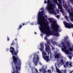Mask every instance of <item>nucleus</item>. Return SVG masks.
Instances as JSON below:
<instances>
[{
  "mask_svg": "<svg viewBox=\"0 0 73 73\" xmlns=\"http://www.w3.org/2000/svg\"><path fill=\"white\" fill-rule=\"evenodd\" d=\"M15 45L16 46V50L15 49V48L12 47V45H10V49L11 50H9V52L11 53L13 55L12 58L14 64H17V63H20L21 62V60L19 58V56H17V54L19 52V47L18 46V43L17 42Z\"/></svg>",
  "mask_w": 73,
  "mask_h": 73,
  "instance_id": "f257e3e1",
  "label": "nucleus"
},
{
  "mask_svg": "<svg viewBox=\"0 0 73 73\" xmlns=\"http://www.w3.org/2000/svg\"><path fill=\"white\" fill-rule=\"evenodd\" d=\"M43 11L44 12V10L41 11V12L39 10L38 13V24L40 26V29L41 32H42V33H44L45 32V30L44 29V26L43 24L45 22V17L42 15V14L44 15Z\"/></svg>",
  "mask_w": 73,
  "mask_h": 73,
  "instance_id": "f03ea898",
  "label": "nucleus"
},
{
  "mask_svg": "<svg viewBox=\"0 0 73 73\" xmlns=\"http://www.w3.org/2000/svg\"><path fill=\"white\" fill-rule=\"evenodd\" d=\"M40 48H39V49L40 50V51H41V52H42V56L43 58H44V60H46V62H49V61L50 59L49 58V56H47V54L44 51V43H41L40 44Z\"/></svg>",
  "mask_w": 73,
  "mask_h": 73,
  "instance_id": "7ed1b4c3",
  "label": "nucleus"
},
{
  "mask_svg": "<svg viewBox=\"0 0 73 73\" xmlns=\"http://www.w3.org/2000/svg\"><path fill=\"white\" fill-rule=\"evenodd\" d=\"M63 6L65 8V10H66L70 13L69 15L70 16H73V9H72V11L71 10L68 5L66 4H64L63 3Z\"/></svg>",
  "mask_w": 73,
  "mask_h": 73,
  "instance_id": "20e7f679",
  "label": "nucleus"
},
{
  "mask_svg": "<svg viewBox=\"0 0 73 73\" xmlns=\"http://www.w3.org/2000/svg\"><path fill=\"white\" fill-rule=\"evenodd\" d=\"M21 62L14 64L17 70H15V72L14 71L12 73H20L19 71H20L21 68L19 67V65H21Z\"/></svg>",
  "mask_w": 73,
  "mask_h": 73,
  "instance_id": "39448f33",
  "label": "nucleus"
},
{
  "mask_svg": "<svg viewBox=\"0 0 73 73\" xmlns=\"http://www.w3.org/2000/svg\"><path fill=\"white\" fill-rule=\"evenodd\" d=\"M33 61L35 65H37V62L39 60V57L38 55L36 54H34V56L33 58Z\"/></svg>",
  "mask_w": 73,
  "mask_h": 73,
  "instance_id": "423d86ee",
  "label": "nucleus"
},
{
  "mask_svg": "<svg viewBox=\"0 0 73 73\" xmlns=\"http://www.w3.org/2000/svg\"><path fill=\"white\" fill-rule=\"evenodd\" d=\"M55 26H54V25H52L51 29L52 30H53L54 32L57 33L59 31L58 28H60V26L58 25L57 23H55Z\"/></svg>",
  "mask_w": 73,
  "mask_h": 73,
  "instance_id": "0eeeda50",
  "label": "nucleus"
},
{
  "mask_svg": "<svg viewBox=\"0 0 73 73\" xmlns=\"http://www.w3.org/2000/svg\"><path fill=\"white\" fill-rule=\"evenodd\" d=\"M62 47H63V48H62V51L65 52L67 54H68V55L69 56V54H70V52L68 50H66L67 46H65V44L64 43V42H62Z\"/></svg>",
  "mask_w": 73,
  "mask_h": 73,
  "instance_id": "6e6552de",
  "label": "nucleus"
},
{
  "mask_svg": "<svg viewBox=\"0 0 73 73\" xmlns=\"http://www.w3.org/2000/svg\"><path fill=\"white\" fill-rule=\"evenodd\" d=\"M63 23L64 24L65 27L67 28H69V29H71L72 27H73V24L72 23H66L65 22H63Z\"/></svg>",
  "mask_w": 73,
  "mask_h": 73,
  "instance_id": "1a4fd4ad",
  "label": "nucleus"
},
{
  "mask_svg": "<svg viewBox=\"0 0 73 73\" xmlns=\"http://www.w3.org/2000/svg\"><path fill=\"white\" fill-rule=\"evenodd\" d=\"M48 1V5L47 6V9L48 11H52L54 10V7H51L50 9V3H49V1H50V0H47Z\"/></svg>",
  "mask_w": 73,
  "mask_h": 73,
  "instance_id": "9d476101",
  "label": "nucleus"
},
{
  "mask_svg": "<svg viewBox=\"0 0 73 73\" xmlns=\"http://www.w3.org/2000/svg\"><path fill=\"white\" fill-rule=\"evenodd\" d=\"M62 4L61 2L60 3H58L57 4V5L58 7V8L60 9V12H62V13L63 15H64V10H63V8L62 7V5H61Z\"/></svg>",
  "mask_w": 73,
  "mask_h": 73,
  "instance_id": "9b49d317",
  "label": "nucleus"
},
{
  "mask_svg": "<svg viewBox=\"0 0 73 73\" xmlns=\"http://www.w3.org/2000/svg\"><path fill=\"white\" fill-rule=\"evenodd\" d=\"M45 46H46V48H45V50L46 52H48V54H49V53H50V48L49 46V44H44Z\"/></svg>",
  "mask_w": 73,
  "mask_h": 73,
  "instance_id": "f8f14e48",
  "label": "nucleus"
},
{
  "mask_svg": "<svg viewBox=\"0 0 73 73\" xmlns=\"http://www.w3.org/2000/svg\"><path fill=\"white\" fill-rule=\"evenodd\" d=\"M48 20L50 23H52L53 24L52 25H55L56 24V23H57V22L56 21H54L53 19V18H49L48 19Z\"/></svg>",
  "mask_w": 73,
  "mask_h": 73,
  "instance_id": "ddd939ff",
  "label": "nucleus"
},
{
  "mask_svg": "<svg viewBox=\"0 0 73 73\" xmlns=\"http://www.w3.org/2000/svg\"><path fill=\"white\" fill-rule=\"evenodd\" d=\"M61 56V55L60 54H57L55 55L54 58H57V62H58V59L60 58V57Z\"/></svg>",
  "mask_w": 73,
  "mask_h": 73,
  "instance_id": "4468645a",
  "label": "nucleus"
},
{
  "mask_svg": "<svg viewBox=\"0 0 73 73\" xmlns=\"http://www.w3.org/2000/svg\"><path fill=\"white\" fill-rule=\"evenodd\" d=\"M55 66L56 68V72H57V73H64L63 72H62V71H61L59 69H58V68H57V67L56 66V64H55Z\"/></svg>",
  "mask_w": 73,
  "mask_h": 73,
  "instance_id": "2eb2a0df",
  "label": "nucleus"
},
{
  "mask_svg": "<svg viewBox=\"0 0 73 73\" xmlns=\"http://www.w3.org/2000/svg\"><path fill=\"white\" fill-rule=\"evenodd\" d=\"M65 64L66 65V66L67 67H68L69 66V65H70V67H71V66H72V63H71V62H67Z\"/></svg>",
  "mask_w": 73,
  "mask_h": 73,
  "instance_id": "dca6fc26",
  "label": "nucleus"
},
{
  "mask_svg": "<svg viewBox=\"0 0 73 73\" xmlns=\"http://www.w3.org/2000/svg\"><path fill=\"white\" fill-rule=\"evenodd\" d=\"M52 33H53V35H54L55 36H60L59 35V33H54V30L53 31V32H52Z\"/></svg>",
  "mask_w": 73,
  "mask_h": 73,
  "instance_id": "f3484780",
  "label": "nucleus"
},
{
  "mask_svg": "<svg viewBox=\"0 0 73 73\" xmlns=\"http://www.w3.org/2000/svg\"><path fill=\"white\" fill-rule=\"evenodd\" d=\"M69 55V56H68V57H69V58H70V60H72V55L73 56V55H72V52H70V54Z\"/></svg>",
  "mask_w": 73,
  "mask_h": 73,
  "instance_id": "a211bd4d",
  "label": "nucleus"
},
{
  "mask_svg": "<svg viewBox=\"0 0 73 73\" xmlns=\"http://www.w3.org/2000/svg\"><path fill=\"white\" fill-rule=\"evenodd\" d=\"M51 42L54 45H57V42H54L52 40L51 41Z\"/></svg>",
  "mask_w": 73,
  "mask_h": 73,
  "instance_id": "6ab92c4d",
  "label": "nucleus"
},
{
  "mask_svg": "<svg viewBox=\"0 0 73 73\" xmlns=\"http://www.w3.org/2000/svg\"><path fill=\"white\" fill-rule=\"evenodd\" d=\"M56 11H54V10H53L52 11V10L49 11V12L51 14H54L55 13V12Z\"/></svg>",
  "mask_w": 73,
  "mask_h": 73,
  "instance_id": "aec40b11",
  "label": "nucleus"
},
{
  "mask_svg": "<svg viewBox=\"0 0 73 73\" xmlns=\"http://www.w3.org/2000/svg\"><path fill=\"white\" fill-rule=\"evenodd\" d=\"M66 44H67V46L68 47H69L70 46V44L69 41H67V42H66Z\"/></svg>",
  "mask_w": 73,
  "mask_h": 73,
  "instance_id": "412c9836",
  "label": "nucleus"
},
{
  "mask_svg": "<svg viewBox=\"0 0 73 73\" xmlns=\"http://www.w3.org/2000/svg\"><path fill=\"white\" fill-rule=\"evenodd\" d=\"M68 5L69 7H70V9H72V8H73V7H72V6L70 5V3H69V2H68Z\"/></svg>",
  "mask_w": 73,
  "mask_h": 73,
  "instance_id": "4be33fe9",
  "label": "nucleus"
},
{
  "mask_svg": "<svg viewBox=\"0 0 73 73\" xmlns=\"http://www.w3.org/2000/svg\"><path fill=\"white\" fill-rule=\"evenodd\" d=\"M69 51H71L72 52H73V47H70L69 48Z\"/></svg>",
  "mask_w": 73,
  "mask_h": 73,
  "instance_id": "5701e85b",
  "label": "nucleus"
},
{
  "mask_svg": "<svg viewBox=\"0 0 73 73\" xmlns=\"http://www.w3.org/2000/svg\"><path fill=\"white\" fill-rule=\"evenodd\" d=\"M65 18L68 21H69V20L68 19V17L67 16H65Z\"/></svg>",
  "mask_w": 73,
  "mask_h": 73,
  "instance_id": "b1692460",
  "label": "nucleus"
},
{
  "mask_svg": "<svg viewBox=\"0 0 73 73\" xmlns=\"http://www.w3.org/2000/svg\"><path fill=\"white\" fill-rule=\"evenodd\" d=\"M22 27H23V26H22V25H20V26L19 27V28H18L17 29V30H19L20 29H21V28H22Z\"/></svg>",
  "mask_w": 73,
  "mask_h": 73,
  "instance_id": "393cba45",
  "label": "nucleus"
},
{
  "mask_svg": "<svg viewBox=\"0 0 73 73\" xmlns=\"http://www.w3.org/2000/svg\"><path fill=\"white\" fill-rule=\"evenodd\" d=\"M46 31H47V32H48L49 33L50 32V30L49 29H45Z\"/></svg>",
  "mask_w": 73,
  "mask_h": 73,
  "instance_id": "a878e982",
  "label": "nucleus"
},
{
  "mask_svg": "<svg viewBox=\"0 0 73 73\" xmlns=\"http://www.w3.org/2000/svg\"><path fill=\"white\" fill-rule=\"evenodd\" d=\"M43 73H46L45 72H47L45 70V68H44L43 69Z\"/></svg>",
  "mask_w": 73,
  "mask_h": 73,
  "instance_id": "bb28decb",
  "label": "nucleus"
},
{
  "mask_svg": "<svg viewBox=\"0 0 73 73\" xmlns=\"http://www.w3.org/2000/svg\"><path fill=\"white\" fill-rule=\"evenodd\" d=\"M52 1L54 2L55 3H57V0H52Z\"/></svg>",
  "mask_w": 73,
  "mask_h": 73,
  "instance_id": "cd10ccee",
  "label": "nucleus"
},
{
  "mask_svg": "<svg viewBox=\"0 0 73 73\" xmlns=\"http://www.w3.org/2000/svg\"><path fill=\"white\" fill-rule=\"evenodd\" d=\"M12 68L13 69V70H15V67H14V66L13 65V64H12Z\"/></svg>",
  "mask_w": 73,
  "mask_h": 73,
  "instance_id": "c85d7f7f",
  "label": "nucleus"
},
{
  "mask_svg": "<svg viewBox=\"0 0 73 73\" xmlns=\"http://www.w3.org/2000/svg\"><path fill=\"white\" fill-rule=\"evenodd\" d=\"M56 17L58 19H59V17H60V15H57L56 16Z\"/></svg>",
  "mask_w": 73,
  "mask_h": 73,
  "instance_id": "c756f323",
  "label": "nucleus"
},
{
  "mask_svg": "<svg viewBox=\"0 0 73 73\" xmlns=\"http://www.w3.org/2000/svg\"><path fill=\"white\" fill-rule=\"evenodd\" d=\"M48 72H49V73H52V72H51V71H50V70H48Z\"/></svg>",
  "mask_w": 73,
  "mask_h": 73,
  "instance_id": "7c9ffc66",
  "label": "nucleus"
},
{
  "mask_svg": "<svg viewBox=\"0 0 73 73\" xmlns=\"http://www.w3.org/2000/svg\"><path fill=\"white\" fill-rule=\"evenodd\" d=\"M60 61L61 63H63V62H64V60H63L62 59H61L60 60Z\"/></svg>",
  "mask_w": 73,
  "mask_h": 73,
  "instance_id": "2f4dec72",
  "label": "nucleus"
},
{
  "mask_svg": "<svg viewBox=\"0 0 73 73\" xmlns=\"http://www.w3.org/2000/svg\"><path fill=\"white\" fill-rule=\"evenodd\" d=\"M7 38L8 41H9V38L8 36H7Z\"/></svg>",
  "mask_w": 73,
  "mask_h": 73,
  "instance_id": "473e14b6",
  "label": "nucleus"
},
{
  "mask_svg": "<svg viewBox=\"0 0 73 73\" xmlns=\"http://www.w3.org/2000/svg\"><path fill=\"white\" fill-rule=\"evenodd\" d=\"M47 43L48 44H49V45H51V46H52V45H51V44H50V42L49 41L47 42Z\"/></svg>",
  "mask_w": 73,
  "mask_h": 73,
  "instance_id": "72a5a7b5",
  "label": "nucleus"
},
{
  "mask_svg": "<svg viewBox=\"0 0 73 73\" xmlns=\"http://www.w3.org/2000/svg\"><path fill=\"white\" fill-rule=\"evenodd\" d=\"M70 20L71 21H72L73 22V17L71 18Z\"/></svg>",
  "mask_w": 73,
  "mask_h": 73,
  "instance_id": "f704fd0d",
  "label": "nucleus"
},
{
  "mask_svg": "<svg viewBox=\"0 0 73 73\" xmlns=\"http://www.w3.org/2000/svg\"><path fill=\"white\" fill-rule=\"evenodd\" d=\"M66 71H67L65 69L64 71V73H66Z\"/></svg>",
  "mask_w": 73,
  "mask_h": 73,
  "instance_id": "c9c22d12",
  "label": "nucleus"
},
{
  "mask_svg": "<svg viewBox=\"0 0 73 73\" xmlns=\"http://www.w3.org/2000/svg\"><path fill=\"white\" fill-rule=\"evenodd\" d=\"M57 64H58V67H60V63H57Z\"/></svg>",
  "mask_w": 73,
  "mask_h": 73,
  "instance_id": "e433bc0d",
  "label": "nucleus"
},
{
  "mask_svg": "<svg viewBox=\"0 0 73 73\" xmlns=\"http://www.w3.org/2000/svg\"><path fill=\"white\" fill-rule=\"evenodd\" d=\"M29 22H27L26 23H24V25H27V23H28L29 22Z\"/></svg>",
  "mask_w": 73,
  "mask_h": 73,
  "instance_id": "4c0bfd02",
  "label": "nucleus"
},
{
  "mask_svg": "<svg viewBox=\"0 0 73 73\" xmlns=\"http://www.w3.org/2000/svg\"><path fill=\"white\" fill-rule=\"evenodd\" d=\"M63 66L64 68H66V65H65V64L63 65Z\"/></svg>",
  "mask_w": 73,
  "mask_h": 73,
  "instance_id": "58836bf2",
  "label": "nucleus"
},
{
  "mask_svg": "<svg viewBox=\"0 0 73 73\" xmlns=\"http://www.w3.org/2000/svg\"><path fill=\"white\" fill-rule=\"evenodd\" d=\"M44 3H45V4H46V3H47V1L45 0L44 1Z\"/></svg>",
  "mask_w": 73,
  "mask_h": 73,
  "instance_id": "ea45409f",
  "label": "nucleus"
},
{
  "mask_svg": "<svg viewBox=\"0 0 73 73\" xmlns=\"http://www.w3.org/2000/svg\"><path fill=\"white\" fill-rule=\"evenodd\" d=\"M73 72V71L72 70L70 72V73H72Z\"/></svg>",
  "mask_w": 73,
  "mask_h": 73,
  "instance_id": "a19ab883",
  "label": "nucleus"
},
{
  "mask_svg": "<svg viewBox=\"0 0 73 73\" xmlns=\"http://www.w3.org/2000/svg\"><path fill=\"white\" fill-rule=\"evenodd\" d=\"M40 36L42 37H43V34H41L40 35Z\"/></svg>",
  "mask_w": 73,
  "mask_h": 73,
  "instance_id": "79ce46f5",
  "label": "nucleus"
},
{
  "mask_svg": "<svg viewBox=\"0 0 73 73\" xmlns=\"http://www.w3.org/2000/svg\"><path fill=\"white\" fill-rule=\"evenodd\" d=\"M44 16L45 17H46V18H48V17H47V16H46V15H44Z\"/></svg>",
  "mask_w": 73,
  "mask_h": 73,
  "instance_id": "37998d69",
  "label": "nucleus"
},
{
  "mask_svg": "<svg viewBox=\"0 0 73 73\" xmlns=\"http://www.w3.org/2000/svg\"><path fill=\"white\" fill-rule=\"evenodd\" d=\"M46 35H47V36H49V34H48V33H46Z\"/></svg>",
  "mask_w": 73,
  "mask_h": 73,
  "instance_id": "c03bdc74",
  "label": "nucleus"
},
{
  "mask_svg": "<svg viewBox=\"0 0 73 73\" xmlns=\"http://www.w3.org/2000/svg\"><path fill=\"white\" fill-rule=\"evenodd\" d=\"M57 13H58L59 14V11H57Z\"/></svg>",
  "mask_w": 73,
  "mask_h": 73,
  "instance_id": "a18cd8bd",
  "label": "nucleus"
},
{
  "mask_svg": "<svg viewBox=\"0 0 73 73\" xmlns=\"http://www.w3.org/2000/svg\"><path fill=\"white\" fill-rule=\"evenodd\" d=\"M66 40H67V39L66 38L64 39V40L65 41H66Z\"/></svg>",
  "mask_w": 73,
  "mask_h": 73,
  "instance_id": "49530a36",
  "label": "nucleus"
},
{
  "mask_svg": "<svg viewBox=\"0 0 73 73\" xmlns=\"http://www.w3.org/2000/svg\"><path fill=\"white\" fill-rule=\"evenodd\" d=\"M51 69H52V70H53V67H52Z\"/></svg>",
  "mask_w": 73,
  "mask_h": 73,
  "instance_id": "de8ad7c7",
  "label": "nucleus"
},
{
  "mask_svg": "<svg viewBox=\"0 0 73 73\" xmlns=\"http://www.w3.org/2000/svg\"><path fill=\"white\" fill-rule=\"evenodd\" d=\"M41 70H42V69H40L39 70V71H40V72H41Z\"/></svg>",
  "mask_w": 73,
  "mask_h": 73,
  "instance_id": "09e8293b",
  "label": "nucleus"
},
{
  "mask_svg": "<svg viewBox=\"0 0 73 73\" xmlns=\"http://www.w3.org/2000/svg\"><path fill=\"white\" fill-rule=\"evenodd\" d=\"M54 14L55 15H57V13L55 12V13H54Z\"/></svg>",
  "mask_w": 73,
  "mask_h": 73,
  "instance_id": "8fccbe9b",
  "label": "nucleus"
},
{
  "mask_svg": "<svg viewBox=\"0 0 73 73\" xmlns=\"http://www.w3.org/2000/svg\"><path fill=\"white\" fill-rule=\"evenodd\" d=\"M8 50H9V49H8V48H7V49H6V50H7V51H8Z\"/></svg>",
  "mask_w": 73,
  "mask_h": 73,
  "instance_id": "3c124183",
  "label": "nucleus"
},
{
  "mask_svg": "<svg viewBox=\"0 0 73 73\" xmlns=\"http://www.w3.org/2000/svg\"><path fill=\"white\" fill-rule=\"evenodd\" d=\"M11 45H13V42H12L11 44Z\"/></svg>",
  "mask_w": 73,
  "mask_h": 73,
  "instance_id": "603ef678",
  "label": "nucleus"
},
{
  "mask_svg": "<svg viewBox=\"0 0 73 73\" xmlns=\"http://www.w3.org/2000/svg\"><path fill=\"white\" fill-rule=\"evenodd\" d=\"M13 42L14 45H15V42H14V41H13Z\"/></svg>",
  "mask_w": 73,
  "mask_h": 73,
  "instance_id": "864d4df0",
  "label": "nucleus"
},
{
  "mask_svg": "<svg viewBox=\"0 0 73 73\" xmlns=\"http://www.w3.org/2000/svg\"><path fill=\"white\" fill-rule=\"evenodd\" d=\"M32 72L33 73H34V72L33 71V70H32Z\"/></svg>",
  "mask_w": 73,
  "mask_h": 73,
  "instance_id": "5fc2aeb1",
  "label": "nucleus"
},
{
  "mask_svg": "<svg viewBox=\"0 0 73 73\" xmlns=\"http://www.w3.org/2000/svg\"><path fill=\"white\" fill-rule=\"evenodd\" d=\"M30 66V68H32V66H31V65H30V66Z\"/></svg>",
  "mask_w": 73,
  "mask_h": 73,
  "instance_id": "6e6d98bb",
  "label": "nucleus"
},
{
  "mask_svg": "<svg viewBox=\"0 0 73 73\" xmlns=\"http://www.w3.org/2000/svg\"><path fill=\"white\" fill-rule=\"evenodd\" d=\"M71 1V2H73V0H70Z\"/></svg>",
  "mask_w": 73,
  "mask_h": 73,
  "instance_id": "4d7b16f0",
  "label": "nucleus"
},
{
  "mask_svg": "<svg viewBox=\"0 0 73 73\" xmlns=\"http://www.w3.org/2000/svg\"><path fill=\"white\" fill-rule=\"evenodd\" d=\"M35 35H36V34H37V33H36V32H35Z\"/></svg>",
  "mask_w": 73,
  "mask_h": 73,
  "instance_id": "13d9d810",
  "label": "nucleus"
},
{
  "mask_svg": "<svg viewBox=\"0 0 73 73\" xmlns=\"http://www.w3.org/2000/svg\"><path fill=\"white\" fill-rule=\"evenodd\" d=\"M35 70H36V72H37V71H38L37 70V69H35Z\"/></svg>",
  "mask_w": 73,
  "mask_h": 73,
  "instance_id": "bf43d9fd",
  "label": "nucleus"
},
{
  "mask_svg": "<svg viewBox=\"0 0 73 73\" xmlns=\"http://www.w3.org/2000/svg\"><path fill=\"white\" fill-rule=\"evenodd\" d=\"M40 65H42V64L41 63H40Z\"/></svg>",
  "mask_w": 73,
  "mask_h": 73,
  "instance_id": "052dcab7",
  "label": "nucleus"
},
{
  "mask_svg": "<svg viewBox=\"0 0 73 73\" xmlns=\"http://www.w3.org/2000/svg\"><path fill=\"white\" fill-rule=\"evenodd\" d=\"M36 72L37 73H39L38 72V71H36Z\"/></svg>",
  "mask_w": 73,
  "mask_h": 73,
  "instance_id": "680f3d73",
  "label": "nucleus"
},
{
  "mask_svg": "<svg viewBox=\"0 0 73 73\" xmlns=\"http://www.w3.org/2000/svg\"><path fill=\"white\" fill-rule=\"evenodd\" d=\"M36 72L37 73H39L38 72V71H36Z\"/></svg>",
  "mask_w": 73,
  "mask_h": 73,
  "instance_id": "e2e57ef3",
  "label": "nucleus"
},
{
  "mask_svg": "<svg viewBox=\"0 0 73 73\" xmlns=\"http://www.w3.org/2000/svg\"><path fill=\"white\" fill-rule=\"evenodd\" d=\"M61 71H62V72H63L64 70H61Z\"/></svg>",
  "mask_w": 73,
  "mask_h": 73,
  "instance_id": "0e129e2a",
  "label": "nucleus"
},
{
  "mask_svg": "<svg viewBox=\"0 0 73 73\" xmlns=\"http://www.w3.org/2000/svg\"><path fill=\"white\" fill-rule=\"evenodd\" d=\"M23 26H24V23H23Z\"/></svg>",
  "mask_w": 73,
  "mask_h": 73,
  "instance_id": "69168bd1",
  "label": "nucleus"
},
{
  "mask_svg": "<svg viewBox=\"0 0 73 73\" xmlns=\"http://www.w3.org/2000/svg\"><path fill=\"white\" fill-rule=\"evenodd\" d=\"M44 38V40H46V38Z\"/></svg>",
  "mask_w": 73,
  "mask_h": 73,
  "instance_id": "338daca9",
  "label": "nucleus"
},
{
  "mask_svg": "<svg viewBox=\"0 0 73 73\" xmlns=\"http://www.w3.org/2000/svg\"><path fill=\"white\" fill-rule=\"evenodd\" d=\"M42 68H44V67H42Z\"/></svg>",
  "mask_w": 73,
  "mask_h": 73,
  "instance_id": "774afa93",
  "label": "nucleus"
}]
</instances>
